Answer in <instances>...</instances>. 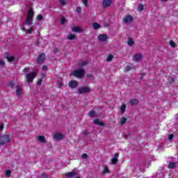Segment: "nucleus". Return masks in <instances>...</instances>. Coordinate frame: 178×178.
Here are the masks:
<instances>
[{
	"instance_id": "nucleus-1",
	"label": "nucleus",
	"mask_w": 178,
	"mask_h": 178,
	"mask_svg": "<svg viewBox=\"0 0 178 178\" xmlns=\"http://www.w3.org/2000/svg\"><path fill=\"white\" fill-rule=\"evenodd\" d=\"M34 16V11L33 10V8L29 9V10L28 11V17H27V19L25 22V23L24 24V27L22 28V30H24V31H26V33H28V34H31L32 31H33V28L31 27L30 29H27L26 28V26H31V23H33V17Z\"/></svg>"
},
{
	"instance_id": "nucleus-2",
	"label": "nucleus",
	"mask_w": 178,
	"mask_h": 178,
	"mask_svg": "<svg viewBox=\"0 0 178 178\" xmlns=\"http://www.w3.org/2000/svg\"><path fill=\"white\" fill-rule=\"evenodd\" d=\"M72 75L74 76V77L81 79V77H84V76L86 75V71H84L83 69H77L72 71Z\"/></svg>"
},
{
	"instance_id": "nucleus-3",
	"label": "nucleus",
	"mask_w": 178,
	"mask_h": 178,
	"mask_svg": "<svg viewBox=\"0 0 178 178\" xmlns=\"http://www.w3.org/2000/svg\"><path fill=\"white\" fill-rule=\"evenodd\" d=\"M36 76H37V72H33L29 74H26L25 79L27 83H33Z\"/></svg>"
},
{
	"instance_id": "nucleus-4",
	"label": "nucleus",
	"mask_w": 178,
	"mask_h": 178,
	"mask_svg": "<svg viewBox=\"0 0 178 178\" xmlns=\"http://www.w3.org/2000/svg\"><path fill=\"white\" fill-rule=\"evenodd\" d=\"M11 138L9 135H4L3 136H0V145H3L10 141Z\"/></svg>"
},
{
	"instance_id": "nucleus-5",
	"label": "nucleus",
	"mask_w": 178,
	"mask_h": 178,
	"mask_svg": "<svg viewBox=\"0 0 178 178\" xmlns=\"http://www.w3.org/2000/svg\"><path fill=\"white\" fill-rule=\"evenodd\" d=\"M90 91H91L90 87L84 86L78 89L79 94H87V92H90Z\"/></svg>"
},
{
	"instance_id": "nucleus-6",
	"label": "nucleus",
	"mask_w": 178,
	"mask_h": 178,
	"mask_svg": "<svg viewBox=\"0 0 178 178\" xmlns=\"http://www.w3.org/2000/svg\"><path fill=\"white\" fill-rule=\"evenodd\" d=\"M134 62L140 63L143 60V54H136L133 57Z\"/></svg>"
},
{
	"instance_id": "nucleus-7",
	"label": "nucleus",
	"mask_w": 178,
	"mask_h": 178,
	"mask_svg": "<svg viewBox=\"0 0 178 178\" xmlns=\"http://www.w3.org/2000/svg\"><path fill=\"white\" fill-rule=\"evenodd\" d=\"M131 22H133L132 16L127 15L123 19V22L124 23V24H130Z\"/></svg>"
},
{
	"instance_id": "nucleus-8",
	"label": "nucleus",
	"mask_w": 178,
	"mask_h": 178,
	"mask_svg": "<svg viewBox=\"0 0 178 178\" xmlns=\"http://www.w3.org/2000/svg\"><path fill=\"white\" fill-rule=\"evenodd\" d=\"M98 40L101 42H105L108 40V36L105 34H100L98 35Z\"/></svg>"
},
{
	"instance_id": "nucleus-9",
	"label": "nucleus",
	"mask_w": 178,
	"mask_h": 178,
	"mask_svg": "<svg viewBox=\"0 0 178 178\" xmlns=\"http://www.w3.org/2000/svg\"><path fill=\"white\" fill-rule=\"evenodd\" d=\"M63 137L64 136L59 132H57L54 135V138H55V140H63Z\"/></svg>"
},
{
	"instance_id": "nucleus-10",
	"label": "nucleus",
	"mask_w": 178,
	"mask_h": 178,
	"mask_svg": "<svg viewBox=\"0 0 178 178\" xmlns=\"http://www.w3.org/2000/svg\"><path fill=\"white\" fill-rule=\"evenodd\" d=\"M72 30L74 33H83V28L80 26H73Z\"/></svg>"
},
{
	"instance_id": "nucleus-11",
	"label": "nucleus",
	"mask_w": 178,
	"mask_h": 178,
	"mask_svg": "<svg viewBox=\"0 0 178 178\" xmlns=\"http://www.w3.org/2000/svg\"><path fill=\"white\" fill-rule=\"evenodd\" d=\"M44 60H45V54H40L37 59L38 63H42Z\"/></svg>"
},
{
	"instance_id": "nucleus-12",
	"label": "nucleus",
	"mask_w": 178,
	"mask_h": 178,
	"mask_svg": "<svg viewBox=\"0 0 178 178\" xmlns=\"http://www.w3.org/2000/svg\"><path fill=\"white\" fill-rule=\"evenodd\" d=\"M68 86L70 88H76L79 83L76 81H70Z\"/></svg>"
},
{
	"instance_id": "nucleus-13",
	"label": "nucleus",
	"mask_w": 178,
	"mask_h": 178,
	"mask_svg": "<svg viewBox=\"0 0 178 178\" xmlns=\"http://www.w3.org/2000/svg\"><path fill=\"white\" fill-rule=\"evenodd\" d=\"M112 4V0H103V6L108 8Z\"/></svg>"
},
{
	"instance_id": "nucleus-14",
	"label": "nucleus",
	"mask_w": 178,
	"mask_h": 178,
	"mask_svg": "<svg viewBox=\"0 0 178 178\" xmlns=\"http://www.w3.org/2000/svg\"><path fill=\"white\" fill-rule=\"evenodd\" d=\"M118 158H119V153H115L114 154V158L111 159L112 165H116V162H118Z\"/></svg>"
},
{
	"instance_id": "nucleus-15",
	"label": "nucleus",
	"mask_w": 178,
	"mask_h": 178,
	"mask_svg": "<svg viewBox=\"0 0 178 178\" xmlns=\"http://www.w3.org/2000/svg\"><path fill=\"white\" fill-rule=\"evenodd\" d=\"M6 58L8 60V62H12L15 60V57H13V56H11L8 53L6 54Z\"/></svg>"
},
{
	"instance_id": "nucleus-16",
	"label": "nucleus",
	"mask_w": 178,
	"mask_h": 178,
	"mask_svg": "<svg viewBox=\"0 0 178 178\" xmlns=\"http://www.w3.org/2000/svg\"><path fill=\"white\" fill-rule=\"evenodd\" d=\"M38 140L40 143H47V141L45 140V136H38Z\"/></svg>"
},
{
	"instance_id": "nucleus-17",
	"label": "nucleus",
	"mask_w": 178,
	"mask_h": 178,
	"mask_svg": "<svg viewBox=\"0 0 178 178\" xmlns=\"http://www.w3.org/2000/svg\"><path fill=\"white\" fill-rule=\"evenodd\" d=\"M77 175V172H74V171H72L71 172H68L66 174V176L67 177H74V176H76Z\"/></svg>"
},
{
	"instance_id": "nucleus-18",
	"label": "nucleus",
	"mask_w": 178,
	"mask_h": 178,
	"mask_svg": "<svg viewBox=\"0 0 178 178\" xmlns=\"http://www.w3.org/2000/svg\"><path fill=\"white\" fill-rule=\"evenodd\" d=\"M16 92H17V95L18 97H20V95H22V94H23V91L22 90V88H20V87H17Z\"/></svg>"
},
{
	"instance_id": "nucleus-19",
	"label": "nucleus",
	"mask_w": 178,
	"mask_h": 178,
	"mask_svg": "<svg viewBox=\"0 0 178 178\" xmlns=\"http://www.w3.org/2000/svg\"><path fill=\"white\" fill-rule=\"evenodd\" d=\"M94 123L95 124H98V126H105L104 122H101L99 120L97 119L94 120Z\"/></svg>"
},
{
	"instance_id": "nucleus-20",
	"label": "nucleus",
	"mask_w": 178,
	"mask_h": 178,
	"mask_svg": "<svg viewBox=\"0 0 178 178\" xmlns=\"http://www.w3.org/2000/svg\"><path fill=\"white\" fill-rule=\"evenodd\" d=\"M86 65H87V63L86 61H84V60H80L78 62V66L79 67H81L83 66H86Z\"/></svg>"
},
{
	"instance_id": "nucleus-21",
	"label": "nucleus",
	"mask_w": 178,
	"mask_h": 178,
	"mask_svg": "<svg viewBox=\"0 0 178 178\" xmlns=\"http://www.w3.org/2000/svg\"><path fill=\"white\" fill-rule=\"evenodd\" d=\"M88 116H90V118H96V116H98V115L97 114V113H95V111H90L88 113Z\"/></svg>"
},
{
	"instance_id": "nucleus-22",
	"label": "nucleus",
	"mask_w": 178,
	"mask_h": 178,
	"mask_svg": "<svg viewBox=\"0 0 178 178\" xmlns=\"http://www.w3.org/2000/svg\"><path fill=\"white\" fill-rule=\"evenodd\" d=\"M92 27H93V29H95V30H98V29H99L101 27V25H99V24H98V23H93Z\"/></svg>"
},
{
	"instance_id": "nucleus-23",
	"label": "nucleus",
	"mask_w": 178,
	"mask_h": 178,
	"mask_svg": "<svg viewBox=\"0 0 178 178\" xmlns=\"http://www.w3.org/2000/svg\"><path fill=\"white\" fill-rule=\"evenodd\" d=\"M176 163H170L168 165V168L169 169H175L176 168Z\"/></svg>"
},
{
	"instance_id": "nucleus-24",
	"label": "nucleus",
	"mask_w": 178,
	"mask_h": 178,
	"mask_svg": "<svg viewBox=\"0 0 178 178\" xmlns=\"http://www.w3.org/2000/svg\"><path fill=\"white\" fill-rule=\"evenodd\" d=\"M112 59H113V55L109 54L106 58V62H112Z\"/></svg>"
},
{
	"instance_id": "nucleus-25",
	"label": "nucleus",
	"mask_w": 178,
	"mask_h": 178,
	"mask_svg": "<svg viewBox=\"0 0 178 178\" xmlns=\"http://www.w3.org/2000/svg\"><path fill=\"white\" fill-rule=\"evenodd\" d=\"M121 113L126 112V104H122L120 108Z\"/></svg>"
},
{
	"instance_id": "nucleus-26",
	"label": "nucleus",
	"mask_w": 178,
	"mask_h": 178,
	"mask_svg": "<svg viewBox=\"0 0 178 178\" xmlns=\"http://www.w3.org/2000/svg\"><path fill=\"white\" fill-rule=\"evenodd\" d=\"M126 122H127V118H124V117H122L121 119H120V123L121 124H124L126 123Z\"/></svg>"
},
{
	"instance_id": "nucleus-27",
	"label": "nucleus",
	"mask_w": 178,
	"mask_h": 178,
	"mask_svg": "<svg viewBox=\"0 0 178 178\" xmlns=\"http://www.w3.org/2000/svg\"><path fill=\"white\" fill-rule=\"evenodd\" d=\"M131 105H137V104H138V101L137 100V99H133L132 100H131Z\"/></svg>"
},
{
	"instance_id": "nucleus-28",
	"label": "nucleus",
	"mask_w": 178,
	"mask_h": 178,
	"mask_svg": "<svg viewBox=\"0 0 178 178\" xmlns=\"http://www.w3.org/2000/svg\"><path fill=\"white\" fill-rule=\"evenodd\" d=\"M144 9V6L139 4L138 6V12H141Z\"/></svg>"
},
{
	"instance_id": "nucleus-29",
	"label": "nucleus",
	"mask_w": 178,
	"mask_h": 178,
	"mask_svg": "<svg viewBox=\"0 0 178 178\" xmlns=\"http://www.w3.org/2000/svg\"><path fill=\"white\" fill-rule=\"evenodd\" d=\"M75 37L76 36L74 35L71 33V34L68 35L67 38H68V40H74Z\"/></svg>"
},
{
	"instance_id": "nucleus-30",
	"label": "nucleus",
	"mask_w": 178,
	"mask_h": 178,
	"mask_svg": "<svg viewBox=\"0 0 178 178\" xmlns=\"http://www.w3.org/2000/svg\"><path fill=\"white\" fill-rule=\"evenodd\" d=\"M128 45L129 46H132V45H134V41H133L131 39H129L128 40Z\"/></svg>"
},
{
	"instance_id": "nucleus-31",
	"label": "nucleus",
	"mask_w": 178,
	"mask_h": 178,
	"mask_svg": "<svg viewBox=\"0 0 178 178\" xmlns=\"http://www.w3.org/2000/svg\"><path fill=\"white\" fill-rule=\"evenodd\" d=\"M60 2V5H61L62 6H65V5H66V0H59Z\"/></svg>"
},
{
	"instance_id": "nucleus-32",
	"label": "nucleus",
	"mask_w": 178,
	"mask_h": 178,
	"mask_svg": "<svg viewBox=\"0 0 178 178\" xmlns=\"http://www.w3.org/2000/svg\"><path fill=\"white\" fill-rule=\"evenodd\" d=\"M170 45L172 47V48H175V47H176V43L173 40H170Z\"/></svg>"
},
{
	"instance_id": "nucleus-33",
	"label": "nucleus",
	"mask_w": 178,
	"mask_h": 178,
	"mask_svg": "<svg viewBox=\"0 0 178 178\" xmlns=\"http://www.w3.org/2000/svg\"><path fill=\"white\" fill-rule=\"evenodd\" d=\"M104 173H109V170L108 169V165H104Z\"/></svg>"
},
{
	"instance_id": "nucleus-34",
	"label": "nucleus",
	"mask_w": 178,
	"mask_h": 178,
	"mask_svg": "<svg viewBox=\"0 0 178 178\" xmlns=\"http://www.w3.org/2000/svg\"><path fill=\"white\" fill-rule=\"evenodd\" d=\"M84 6H88V0H82Z\"/></svg>"
},
{
	"instance_id": "nucleus-35",
	"label": "nucleus",
	"mask_w": 178,
	"mask_h": 178,
	"mask_svg": "<svg viewBox=\"0 0 178 178\" xmlns=\"http://www.w3.org/2000/svg\"><path fill=\"white\" fill-rule=\"evenodd\" d=\"M10 170H7V171H6V177H10Z\"/></svg>"
},
{
	"instance_id": "nucleus-36",
	"label": "nucleus",
	"mask_w": 178,
	"mask_h": 178,
	"mask_svg": "<svg viewBox=\"0 0 178 178\" xmlns=\"http://www.w3.org/2000/svg\"><path fill=\"white\" fill-rule=\"evenodd\" d=\"M129 70H131V66L129 65V66H127L124 69V71L125 72H129Z\"/></svg>"
},
{
	"instance_id": "nucleus-37",
	"label": "nucleus",
	"mask_w": 178,
	"mask_h": 178,
	"mask_svg": "<svg viewBox=\"0 0 178 178\" xmlns=\"http://www.w3.org/2000/svg\"><path fill=\"white\" fill-rule=\"evenodd\" d=\"M61 24H65L66 23V19L65 17H62L60 20Z\"/></svg>"
},
{
	"instance_id": "nucleus-38",
	"label": "nucleus",
	"mask_w": 178,
	"mask_h": 178,
	"mask_svg": "<svg viewBox=\"0 0 178 178\" xmlns=\"http://www.w3.org/2000/svg\"><path fill=\"white\" fill-rule=\"evenodd\" d=\"M76 12H77V13H81V7H77Z\"/></svg>"
},
{
	"instance_id": "nucleus-39",
	"label": "nucleus",
	"mask_w": 178,
	"mask_h": 178,
	"mask_svg": "<svg viewBox=\"0 0 178 178\" xmlns=\"http://www.w3.org/2000/svg\"><path fill=\"white\" fill-rule=\"evenodd\" d=\"M43 18H44V17H42V15H39L37 16L38 20H42Z\"/></svg>"
},
{
	"instance_id": "nucleus-40",
	"label": "nucleus",
	"mask_w": 178,
	"mask_h": 178,
	"mask_svg": "<svg viewBox=\"0 0 178 178\" xmlns=\"http://www.w3.org/2000/svg\"><path fill=\"white\" fill-rule=\"evenodd\" d=\"M81 158H83V159H87V158H88V156L87 155V154H83L81 155Z\"/></svg>"
},
{
	"instance_id": "nucleus-41",
	"label": "nucleus",
	"mask_w": 178,
	"mask_h": 178,
	"mask_svg": "<svg viewBox=\"0 0 178 178\" xmlns=\"http://www.w3.org/2000/svg\"><path fill=\"white\" fill-rule=\"evenodd\" d=\"M173 137H175V136H173V134H170L168 136V138L170 141H172V140H173Z\"/></svg>"
},
{
	"instance_id": "nucleus-42",
	"label": "nucleus",
	"mask_w": 178,
	"mask_h": 178,
	"mask_svg": "<svg viewBox=\"0 0 178 178\" xmlns=\"http://www.w3.org/2000/svg\"><path fill=\"white\" fill-rule=\"evenodd\" d=\"M41 83H42V80L39 79L37 83L38 86H41Z\"/></svg>"
},
{
	"instance_id": "nucleus-43",
	"label": "nucleus",
	"mask_w": 178,
	"mask_h": 178,
	"mask_svg": "<svg viewBox=\"0 0 178 178\" xmlns=\"http://www.w3.org/2000/svg\"><path fill=\"white\" fill-rule=\"evenodd\" d=\"M4 63H5V61H3V60H0V66H3Z\"/></svg>"
},
{
	"instance_id": "nucleus-44",
	"label": "nucleus",
	"mask_w": 178,
	"mask_h": 178,
	"mask_svg": "<svg viewBox=\"0 0 178 178\" xmlns=\"http://www.w3.org/2000/svg\"><path fill=\"white\" fill-rule=\"evenodd\" d=\"M42 69V70H47V69H48V67H47V65H43Z\"/></svg>"
},
{
	"instance_id": "nucleus-45",
	"label": "nucleus",
	"mask_w": 178,
	"mask_h": 178,
	"mask_svg": "<svg viewBox=\"0 0 178 178\" xmlns=\"http://www.w3.org/2000/svg\"><path fill=\"white\" fill-rule=\"evenodd\" d=\"M24 73H27V72H29V68H25L24 70H23Z\"/></svg>"
},
{
	"instance_id": "nucleus-46",
	"label": "nucleus",
	"mask_w": 178,
	"mask_h": 178,
	"mask_svg": "<svg viewBox=\"0 0 178 178\" xmlns=\"http://www.w3.org/2000/svg\"><path fill=\"white\" fill-rule=\"evenodd\" d=\"M0 130H3V124H0Z\"/></svg>"
},
{
	"instance_id": "nucleus-47",
	"label": "nucleus",
	"mask_w": 178,
	"mask_h": 178,
	"mask_svg": "<svg viewBox=\"0 0 178 178\" xmlns=\"http://www.w3.org/2000/svg\"><path fill=\"white\" fill-rule=\"evenodd\" d=\"M63 86V83L60 82L58 83V87H62Z\"/></svg>"
},
{
	"instance_id": "nucleus-48",
	"label": "nucleus",
	"mask_w": 178,
	"mask_h": 178,
	"mask_svg": "<svg viewBox=\"0 0 178 178\" xmlns=\"http://www.w3.org/2000/svg\"><path fill=\"white\" fill-rule=\"evenodd\" d=\"M161 1H163V2H166V1H168V0H161Z\"/></svg>"
}]
</instances>
